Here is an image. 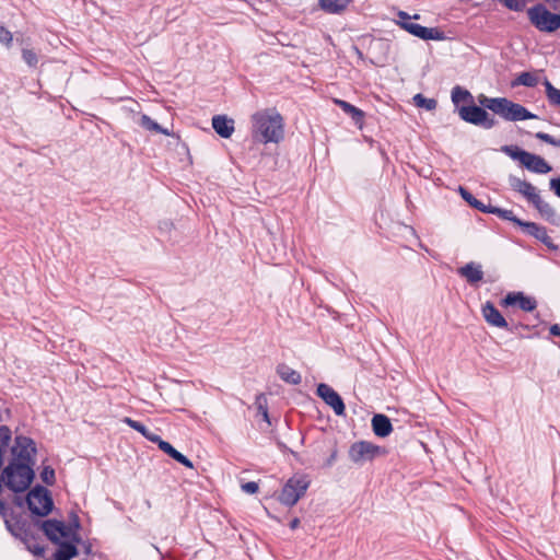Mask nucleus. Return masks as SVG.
<instances>
[{"mask_svg": "<svg viewBox=\"0 0 560 560\" xmlns=\"http://www.w3.org/2000/svg\"><path fill=\"white\" fill-rule=\"evenodd\" d=\"M451 97H452L453 104L457 108L459 107L458 105L462 102H465V103H472L474 102V97H472L471 93L468 90L463 89L459 85H456V86H454L452 89Z\"/></svg>", "mask_w": 560, "mask_h": 560, "instance_id": "obj_27", "label": "nucleus"}, {"mask_svg": "<svg viewBox=\"0 0 560 560\" xmlns=\"http://www.w3.org/2000/svg\"><path fill=\"white\" fill-rule=\"evenodd\" d=\"M36 525L43 530L45 536L54 544L60 541V537L69 536V527L62 522L58 520H46V521H37Z\"/></svg>", "mask_w": 560, "mask_h": 560, "instance_id": "obj_12", "label": "nucleus"}, {"mask_svg": "<svg viewBox=\"0 0 560 560\" xmlns=\"http://www.w3.org/2000/svg\"><path fill=\"white\" fill-rule=\"evenodd\" d=\"M509 185L514 191L524 196L529 202H532L538 195L535 186L517 176L510 175Z\"/></svg>", "mask_w": 560, "mask_h": 560, "instance_id": "obj_16", "label": "nucleus"}, {"mask_svg": "<svg viewBox=\"0 0 560 560\" xmlns=\"http://www.w3.org/2000/svg\"><path fill=\"white\" fill-rule=\"evenodd\" d=\"M336 458H337V450H334L332 453L330 454V456L327 458V460L325 463V466L326 467L332 466V464L335 463Z\"/></svg>", "mask_w": 560, "mask_h": 560, "instance_id": "obj_51", "label": "nucleus"}, {"mask_svg": "<svg viewBox=\"0 0 560 560\" xmlns=\"http://www.w3.org/2000/svg\"><path fill=\"white\" fill-rule=\"evenodd\" d=\"M144 438L148 441H150L152 443H155L158 446L162 442V438L159 434H156V433H154V432H152L150 430L148 431V433H147V435Z\"/></svg>", "mask_w": 560, "mask_h": 560, "instance_id": "obj_48", "label": "nucleus"}, {"mask_svg": "<svg viewBox=\"0 0 560 560\" xmlns=\"http://www.w3.org/2000/svg\"><path fill=\"white\" fill-rule=\"evenodd\" d=\"M384 451L381 446H377L368 441H358L351 444L349 448V458L357 465H362L365 462L373 460L376 456L382 454Z\"/></svg>", "mask_w": 560, "mask_h": 560, "instance_id": "obj_9", "label": "nucleus"}, {"mask_svg": "<svg viewBox=\"0 0 560 560\" xmlns=\"http://www.w3.org/2000/svg\"><path fill=\"white\" fill-rule=\"evenodd\" d=\"M457 273L462 278H465L466 281L471 285H476L483 279L482 266L475 261H470L458 268Z\"/></svg>", "mask_w": 560, "mask_h": 560, "instance_id": "obj_18", "label": "nucleus"}, {"mask_svg": "<svg viewBox=\"0 0 560 560\" xmlns=\"http://www.w3.org/2000/svg\"><path fill=\"white\" fill-rule=\"evenodd\" d=\"M277 374L283 382L291 385H299L302 381L301 374L285 363L278 364Z\"/></svg>", "mask_w": 560, "mask_h": 560, "instance_id": "obj_24", "label": "nucleus"}, {"mask_svg": "<svg viewBox=\"0 0 560 560\" xmlns=\"http://www.w3.org/2000/svg\"><path fill=\"white\" fill-rule=\"evenodd\" d=\"M182 453L178 452L175 447H173L172 450L168 451L167 455L173 458L174 460H177L178 456L180 455Z\"/></svg>", "mask_w": 560, "mask_h": 560, "instance_id": "obj_52", "label": "nucleus"}, {"mask_svg": "<svg viewBox=\"0 0 560 560\" xmlns=\"http://www.w3.org/2000/svg\"><path fill=\"white\" fill-rule=\"evenodd\" d=\"M174 446L170 444L168 442L162 440V442L159 444V448L164 452L165 454L168 453L170 450H172Z\"/></svg>", "mask_w": 560, "mask_h": 560, "instance_id": "obj_50", "label": "nucleus"}, {"mask_svg": "<svg viewBox=\"0 0 560 560\" xmlns=\"http://www.w3.org/2000/svg\"><path fill=\"white\" fill-rule=\"evenodd\" d=\"M300 525V520L298 517H294L290 523H289V527L294 530L299 527Z\"/></svg>", "mask_w": 560, "mask_h": 560, "instance_id": "obj_54", "label": "nucleus"}, {"mask_svg": "<svg viewBox=\"0 0 560 560\" xmlns=\"http://www.w3.org/2000/svg\"><path fill=\"white\" fill-rule=\"evenodd\" d=\"M527 14L530 23L540 32L552 33L560 27V15L551 13L541 3L528 9Z\"/></svg>", "mask_w": 560, "mask_h": 560, "instance_id": "obj_5", "label": "nucleus"}, {"mask_svg": "<svg viewBox=\"0 0 560 560\" xmlns=\"http://www.w3.org/2000/svg\"><path fill=\"white\" fill-rule=\"evenodd\" d=\"M400 28L423 40H444L445 34L438 27H425L413 22L400 23Z\"/></svg>", "mask_w": 560, "mask_h": 560, "instance_id": "obj_11", "label": "nucleus"}, {"mask_svg": "<svg viewBox=\"0 0 560 560\" xmlns=\"http://www.w3.org/2000/svg\"><path fill=\"white\" fill-rule=\"evenodd\" d=\"M212 128L220 137L228 139L234 132V120L225 115H215L212 117Z\"/></svg>", "mask_w": 560, "mask_h": 560, "instance_id": "obj_19", "label": "nucleus"}, {"mask_svg": "<svg viewBox=\"0 0 560 560\" xmlns=\"http://www.w3.org/2000/svg\"><path fill=\"white\" fill-rule=\"evenodd\" d=\"M139 125L144 128L145 130L154 131L158 133H162L165 136H171L172 133L166 129L163 128L161 125H159L156 121H154L150 116L143 114L140 117Z\"/></svg>", "mask_w": 560, "mask_h": 560, "instance_id": "obj_29", "label": "nucleus"}, {"mask_svg": "<svg viewBox=\"0 0 560 560\" xmlns=\"http://www.w3.org/2000/svg\"><path fill=\"white\" fill-rule=\"evenodd\" d=\"M530 203L537 209V211L546 221L556 226H560V215L549 202L545 201L540 197L539 194Z\"/></svg>", "mask_w": 560, "mask_h": 560, "instance_id": "obj_14", "label": "nucleus"}, {"mask_svg": "<svg viewBox=\"0 0 560 560\" xmlns=\"http://www.w3.org/2000/svg\"><path fill=\"white\" fill-rule=\"evenodd\" d=\"M311 485V479L305 474H295L287 480L279 494V501L285 506H293L304 497Z\"/></svg>", "mask_w": 560, "mask_h": 560, "instance_id": "obj_3", "label": "nucleus"}, {"mask_svg": "<svg viewBox=\"0 0 560 560\" xmlns=\"http://www.w3.org/2000/svg\"><path fill=\"white\" fill-rule=\"evenodd\" d=\"M3 487L0 485V515L5 528L16 538H21L31 532L28 522L21 515L14 514L2 499Z\"/></svg>", "mask_w": 560, "mask_h": 560, "instance_id": "obj_6", "label": "nucleus"}, {"mask_svg": "<svg viewBox=\"0 0 560 560\" xmlns=\"http://www.w3.org/2000/svg\"><path fill=\"white\" fill-rule=\"evenodd\" d=\"M413 103L417 107L425 108L427 110H433L438 106L436 100L428 98L421 93H418L413 96Z\"/></svg>", "mask_w": 560, "mask_h": 560, "instance_id": "obj_33", "label": "nucleus"}, {"mask_svg": "<svg viewBox=\"0 0 560 560\" xmlns=\"http://www.w3.org/2000/svg\"><path fill=\"white\" fill-rule=\"evenodd\" d=\"M545 88L549 104L560 106V90L555 88L548 80L545 81Z\"/></svg>", "mask_w": 560, "mask_h": 560, "instance_id": "obj_34", "label": "nucleus"}, {"mask_svg": "<svg viewBox=\"0 0 560 560\" xmlns=\"http://www.w3.org/2000/svg\"><path fill=\"white\" fill-rule=\"evenodd\" d=\"M550 334L553 335V336H560V325L559 324H553L551 327H550Z\"/></svg>", "mask_w": 560, "mask_h": 560, "instance_id": "obj_53", "label": "nucleus"}, {"mask_svg": "<svg viewBox=\"0 0 560 560\" xmlns=\"http://www.w3.org/2000/svg\"><path fill=\"white\" fill-rule=\"evenodd\" d=\"M316 394L326 405L332 408L337 416H345L346 406L341 396L329 385L320 383L317 385Z\"/></svg>", "mask_w": 560, "mask_h": 560, "instance_id": "obj_10", "label": "nucleus"}, {"mask_svg": "<svg viewBox=\"0 0 560 560\" xmlns=\"http://www.w3.org/2000/svg\"><path fill=\"white\" fill-rule=\"evenodd\" d=\"M25 545L26 549L35 556H43L45 552L44 546H42L37 538L30 532L25 536L20 538Z\"/></svg>", "mask_w": 560, "mask_h": 560, "instance_id": "obj_28", "label": "nucleus"}, {"mask_svg": "<svg viewBox=\"0 0 560 560\" xmlns=\"http://www.w3.org/2000/svg\"><path fill=\"white\" fill-rule=\"evenodd\" d=\"M14 504H15V505H18L19 508H22L24 504H26V502H25V500H23V499H21V498L16 497V498L14 499Z\"/></svg>", "mask_w": 560, "mask_h": 560, "instance_id": "obj_55", "label": "nucleus"}, {"mask_svg": "<svg viewBox=\"0 0 560 560\" xmlns=\"http://www.w3.org/2000/svg\"><path fill=\"white\" fill-rule=\"evenodd\" d=\"M125 424L139 432L143 438L147 435L149 429L140 421L133 420L129 417H125L121 420Z\"/></svg>", "mask_w": 560, "mask_h": 560, "instance_id": "obj_37", "label": "nucleus"}, {"mask_svg": "<svg viewBox=\"0 0 560 560\" xmlns=\"http://www.w3.org/2000/svg\"><path fill=\"white\" fill-rule=\"evenodd\" d=\"M255 406L257 408V413L261 416L264 421L270 424L267 398L264 394H259L256 396Z\"/></svg>", "mask_w": 560, "mask_h": 560, "instance_id": "obj_32", "label": "nucleus"}, {"mask_svg": "<svg viewBox=\"0 0 560 560\" xmlns=\"http://www.w3.org/2000/svg\"><path fill=\"white\" fill-rule=\"evenodd\" d=\"M482 315L486 319V322L498 328H504L509 329V324L506 319L503 317V315L499 312V310L494 306L491 302H486V304L482 306Z\"/></svg>", "mask_w": 560, "mask_h": 560, "instance_id": "obj_17", "label": "nucleus"}, {"mask_svg": "<svg viewBox=\"0 0 560 560\" xmlns=\"http://www.w3.org/2000/svg\"><path fill=\"white\" fill-rule=\"evenodd\" d=\"M176 462L184 465L187 468H190V469L194 468L192 462L188 457H186L184 454H180Z\"/></svg>", "mask_w": 560, "mask_h": 560, "instance_id": "obj_49", "label": "nucleus"}, {"mask_svg": "<svg viewBox=\"0 0 560 560\" xmlns=\"http://www.w3.org/2000/svg\"><path fill=\"white\" fill-rule=\"evenodd\" d=\"M278 446L280 450L285 451L287 446L282 442H278Z\"/></svg>", "mask_w": 560, "mask_h": 560, "instance_id": "obj_56", "label": "nucleus"}, {"mask_svg": "<svg viewBox=\"0 0 560 560\" xmlns=\"http://www.w3.org/2000/svg\"><path fill=\"white\" fill-rule=\"evenodd\" d=\"M499 1L501 3H503L508 9H510L512 11H516V12L523 11L526 5L525 0H499Z\"/></svg>", "mask_w": 560, "mask_h": 560, "instance_id": "obj_39", "label": "nucleus"}, {"mask_svg": "<svg viewBox=\"0 0 560 560\" xmlns=\"http://www.w3.org/2000/svg\"><path fill=\"white\" fill-rule=\"evenodd\" d=\"M351 2L352 0H318V5L328 14H341Z\"/></svg>", "mask_w": 560, "mask_h": 560, "instance_id": "obj_23", "label": "nucleus"}, {"mask_svg": "<svg viewBox=\"0 0 560 560\" xmlns=\"http://www.w3.org/2000/svg\"><path fill=\"white\" fill-rule=\"evenodd\" d=\"M525 161L522 165H524L528 171L536 174H547L552 167L542 159L541 156L529 153L525 156Z\"/></svg>", "mask_w": 560, "mask_h": 560, "instance_id": "obj_20", "label": "nucleus"}, {"mask_svg": "<svg viewBox=\"0 0 560 560\" xmlns=\"http://www.w3.org/2000/svg\"><path fill=\"white\" fill-rule=\"evenodd\" d=\"M535 137L548 144L560 148V139H557L549 133L539 131L535 135Z\"/></svg>", "mask_w": 560, "mask_h": 560, "instance_id": "obj_41", "label": "nucleus"}, {"mask_svg": "<svg viewBox=\"0 0 560 560\" xmlns=\"http://www.w3.org/2000/svg\"><path fill=\"white\" fill-rule=\"evenodd\" d=\"M335 104L338 105L346 114H348L351 119L353 120L354 125L359 127V129L363 128V120H364V112L354 105L343 101L336 98Z\"/></svg>", "mask_w": 560, "mask_h": 560, "instance_id": "obj_22", "label": "nucleus"}, {"mask_svg": "<svg viewBox=\"0 0 560 560\" xmlns=\"http://www.w3.org/2000/svg\"><path fill=\"white\" fill-rule=\"evenodd\" d=\"M460 195L465 201H467L475 209L486 213L488 210V205H485L482 201L477 199L472 194H470L467 189L459 187Z\"/></svg>", "mask_w": 560, "mask_h": 560, "instance_id": "obj_30", "label": "nucleus"}, {"mask_svg": "<svg viewBox=\"0 0 560 560\" xmlns=\"http://www.w3.org/2000/svg\"><path fill=\"white\" fill-rule=\"evenodd\" d=\"M26 505L32 514L37 516L48 515L54 508V501L47 488L37 485L25 498Z\"/></svg>", "mask_w": 560, "mask_h": 560, "instance_id": "obj_4", "label": "nucleus"}, {"mask_svg": "<svg viewBox=\"0 0 560 560\" xmlns=\"http://www.w3.org/2000/svg\"><path fill=\"white\" fill-rule=\"evenodd\" d=\"M502 151L506 153L511 159L520 161L522 164L525 161L528 152L513 145H504Z\"/></svg>", "mask_w": 560, "mask_h": 560, "instance_id": "obj_35", "label": "nucleus"}, {"mask_svg": "<svg viewBox=\"0 0 560 560\" xmlns=\"http://www.w3.org/2000/svg\"><path fill=\"white\" fill-rule=\"evenodd\" d=\"M22 59L31 68H35L38 63L37 54L33 49L23 48Z\"/></svg>", "mask_w": 560, "mask_h": 560, "instance_id": "obj_36", "label": "nucleus"}, {"mask_svg": "<svg viewBox=\"0 0 560 560\" xmlns=\"http://www.w3.org/2000/svg\"><path fill=\"white\" fill-rule=\"evenodd\" d=\"M40 478L47 486H52L56 480L54 468L50 466H44L40 471Z\"/></svg>", "mask_w": 560, "mask_h": 560, "instance_id": "obj_38", "label": "nucleus"}, {"mask_svg": "<svg viewBox=\"0 0 560 560\" xmlns=\"http://www.w3.org/2000/svg\"><path fill=\"white\" fill-rule=\"evenodd\" d=\"M538 83V78L532 72H522L514 80L513 85H523L527 88H534Z\"/></svg>", "mask_w": 560, "mask_h": 560, "instance_id": "obj_31", "label": "nucleus"}, {"mask_svg": "<svg viewBox=\"0 0 560 560\" xmlns=\"http://www.w3.org/2000/svg\"><path fill=\"white\" fill-rule=\"evenodd\" d=\"M36 452L33 439L16 435L14 445L11 447L12 459L1 471L0 485H4L14 493L24 492L35 477L33 465Z\"/></svg>", "mask_w": 560, "mask_h": 560, "instance_id": "obj_1", "label": "nucleus"}, {"mask_svg": "<svg viewBox=\"0 0 560 560\" xmlns=\"http://www.w3.org/2000/svg\"><path fill=\"white\" fill-rule=\"evenodd\" d=\"M397 18H398V20L396 21V24L400 27V23L411 22L412 19L418 20L420 18V15L419 14L410 15L406 11L399 10L397 12Z\"/></svg>", "mask_w": 560, "mask_h": 560, "instance_id": "obj_42", "label": "nucleus"}, {"mask_svg": "<svg viewBox=\"0 0 560 560\" xmlns=\"http://www.w3.org/2000/svg\"><path fill=\"white\" fill-rule=\"evenodd\" d=\"M12 42H13L12 33L3 25H0V43L9 48V47H11Z\"/></svg>", "mask_w": 560, "mask_h": 560, "instance_id": "obj_40", "label": "nucleus"}, {"mask_svg": "<svg viewBox=\"0 0 560 560\" xmlns=\"http://www.w3.org/2000/svg\"><path fill=\"white\" fill-rule=\"evenodd\" d=\"M252 136L261 143H279L284 138V120L276 108H265L250 116Z\"/></svg>", "mask_w": 560, "mask_h": 560, "instance_id": "obj_2", "label": "nucleus"}, {"mask_svg": "<svg viewBox=\"0 0 560 560\" xmlns=\"http://www.w3.org/2000/svg\"><path fill=\"white\" fill-rule=\"evenodd\" d=\"M242 490L248 494H255L259 490V486L255 481H248L241 486Z\"/></svg>", "mask_w": 560, "mask_h": 560, "instance_id": "obj_44", "label": "nucleus"}, {"mask_svg": "<svg viewBox=\"0 0 560 560\" xmlns=\"http://www.w3.org/2000/svg\"><path fill=\"white\" fill-rule=\"evenodd\" d=\"M486 213H491L498 215L500 219L513 222L517 226H522L523 220L515 217L514 212L512 210L502 209L495 206H492L491 203H488V210Z\"/></svg>", "mask_w": 560, "mask_h": 560, "instance_id": "obj_26", "label": "nucleus"}, {"mask_svg": "<svg viewBox=\"0 0 560 560\" xmlns=\"http://www.w3.org/2000/svg\"><path fill=\"white\" fill-rule=\"evenodd\" d=\"M68 533H69V536L67 538L70 539L68 542H72L74 545L81 542V537L78 534V530H71V527H69V532Z\"/></svg>", "mask_w": 560, "mask_h": 560, "instance_id": "obj_47", "label": "nucleus"}, {"mask_svg": "<svg viewBox=\"0 0 560 560\" xmlns=\"http://www.w3.org/2000/svg\"><path fill=\"white\" fill-rule=\"evenodd\" d=\"M502 97H487V96H483L481 100H480V104L486 107L487 109L493 112L494 114L497 113V109L494 108V103L495 102H500Z\"/></svg>", "mask_w": 560, "mask_h": 560, "instance_id": "obj_43", "label": "nucleus"}, {"mask_svg": "<svg viewBox=\"0 0 560 560\" xmlns=\"http://www.w3.org/2000/svg\"><path fill=\"white\" fill-rule=\"evenodd\" d=\"M550 189L560 198V176L551 178L549 182Z\"/></svg>", "mask_w": 560, "mask_h": 560, "instance_id": "obj_46", "label": "nucleus"}, {"mask_svg": "<svg viewBox=\"0 0 560 560\" xmlns=\"http://www.w3.org/2000/svg\"><path fill=\"white\" fill-rule=\"evenodd\" d=\"M502 304L512 306L518 304L520 308L526 312H532L536 308L537 302L534 298L526 296L522 292L509 293L503 300Z\"/></svg>", "mask_w": 560, "mask_h": 560, "instance_id": "obj_15", "label": "nucleus"}, {"mask_svg": "<svg viewBox=\"0 0 560 560\" xmlns=\"http://www.w3.org/2000/svg\"><path fill=\"white\" fill-rule=\"evenodd\" d=\"M527 234L535 237L544 245H546L550 250H557L558 246L553 243L552 238L548 235L547 229L542 225H539L535 222H523L522 226Z\"/></svg>", "mask_w": 560, "mask_h": 560, "instance_id": "obj_13", "label": "nucleus"}, {"mask_svg": "<svg viewBox=\"0 0 560 560\" xmlns=\"http://www.w3.org/2000/svg\"><path fill=\"white\" fill-rule=\"evenodd\" d=\"M498 115L508 121H521L526 119H536L537 115L530 113L526 107L514 103L509 98L502 97L500 102L494 103Z\"/></svg>", "mask_w": 560, "mask_h": 560, "instance_id": "obj_8", "label": "nucleus"}, {"mask_svg": "<svg viewBox=\"0 0 560 560\" xmlns=\"http://www.w3.org/2000/svg\"><path fill=\"white\" fill-rule=\"evenodd\" d=\"M57 545L59 548L55 555L56 560H71L78 556V548L74 544L60 540Z\"/></svg>", "mask_w": 560, "mask_h": 560, "instance_id": "obj_25", "label": "nucleus"}, {"mask_svg": "<svg viewBox=\"0 0 560 560\" xmlns=\"http://www.w3.org/2000/svg\"><path fill=\"white\" fill-rule=\"evenodd\" d=\"M372 429L376 436L386 438L393 431L389 418L382 413H376L372 418Z\"/></svg>", "mask_w": 560, "mask_h": 560, "instance_id": "obj_21", "label": "nucleus"}, {"mask_svg": "<svg viewBox=\"0 0 560 560\" xmlns=\"http://www.w3.org/2000/svg\"><path fill=\"white\" fill-rule=\"evenodd\" d=\"M67 527H71V530L80 529V527H81L80 518L74 512L70 513L69 525H67Z\"/></svg>", "mask_w": 560, "mask_h": 560, "instance_id": "obj_45", "label": "nucleus"}, {"mask_svg": "<svg viewBox=\"0 0 560 560\" xmlns=\"http://www.w3.org/2000/svg\"><path fill=\"white\" fill-rule=\"evenodd\" d=\"M458 115L462 120L479 126L483 129H491L497 125V119L485 108L470 103L468 106L458 107Z\"/></svg>", "mask_w": 560, "mask_h": 560, "instance_id": "obj_7", "label": "nucleus"}]
</instances>
